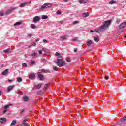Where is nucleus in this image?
<instances>
[{
    "label": "nucleus",
    "instance_id": "f257e3e1",
    "mask_svg": "<svg viewBox=\"0 0 126 126\" xmlns=\"http://www.w3.org/2000/svg\"><path fill=\"white\" fill-rule=\"evenodd\" d=\"M111 21L112 20H110L103 22V25L99 27V29H100V30H106V29H107V28H108V27H109V25L111 24Z\"/></svg>",
    "mask_w": 126,
    "mask_h": 126
},
{
    "label": "nucleus",
    "instance_id": "f03ea898",
    "mask_svg": "<svg viewBox=\"0 0 126 126\" xmlns=\"http://www.w3.org/2000/svg\"><path fill=\"white\" fill-rule=\"evenodd\" d=\"M56 64L59 66V67H62V66H64L65 64V62L62 59H57Z\"/></svg>",
    "mask_w": 126,
    "mask_h": 126
},
{
    "label": "nucleus",
    "instance_id": "7ed1b4c3",
    "mask_svg": "<svg viewBox=\"0 0 126 126\" xmlns=\"http://www.w3.org/2000/svg\"><path fill=\"white\" fill-rule=\"evenodd\" d=\"M52 5L53 4L52 3H45L41 6V9H45V8H48V7H51Z\"/></svg>",
    "mask_w": 126,
    "mask_h": 126
},
{
    "label": "nucleus",
    "instance_id": "20e7f679",
    "mask_svg": "<svg viewBox=\"0 0 126 126\" xmlns=\"http://www.w3.org/2000/svg\"><path fill=\"white\" fill-rule=\"evenodd\" d=\"M6 121H7V120L6 119V118H2V117L0 118V124H5V123H6Z\"/></svg>",
    "mask_w": 126,
    "mask_h": 126
},
{
    "label": "nucleus",
    "instance_id": "39448f33",
    "mask_svg": "<svg viewBox=\"0 0 126 126\" xmlns=\"http://www.w3.org/2000/svg\"><path fill=\"white\" fill-rule=\"evenodd\" d=\"M15 9H16V8L10 9L9 10L7 11L5 13L6 15H8L9 14H10V13H11V12L13 11V10H15Z\"/></svg>",
    "mask_w": 126,
    "mask_h": 126
},
{
    "label": "nucleus",
    "instance_id": "423d86ee",
    "mask_svg": "<svg viewBox=\"0 0 126 126\" xmlns=\"http://www.w3.org/2000/svg\"><path fill=\"white\" fill-rule=\"evenodd\" d=\"M33 21L34 23H37L38 21H40V17L39 16H35L34 17Z\"/></svg>",
    "mask_w": 126,
    "mask_h": 126
},
{
    "label": "nucleus",
    "instance_id": "0eeeda50",
    "mask_svg": "<svg viewBox=\"0 0 126 126\" xmlns=\"http://www.w3.org/2000/svg\"><path fill=\"white\" fill-rule=\"evenodd\" d=\"M14 85H12V86H9L7 87V92H10V91H11V90H12V89H13V88H14Z\"/></svg>",
    "mask_w": 126,
    "mask_h": 126
},
{
    "label": "nucleus",
    "instance_id": "6e6552de",
    "mask_svg": "<svg viewBox=\"0 0 126 126\" xmlns=\"http://www.w3.org/2000/svg\"><path fill=\"white\" fill-rule=\"evenodd\" d=\"M11 105H6L4 107V109H5L3 112V113L4 114H5V113H6V112H7V108H9V107H10Z\"/></svg>",
    "mask_w": 126,
    "mask_h": 126
},
{
    "label": "nucleus",
    "instance_id": "1a4fd4ad",
    "mask_svg": "<svg viewBox=\"0 0 126 126\" xmlns=\"http://www.w3.org/2000/svg\"><path fill=\"white\" fill-rule=\"evenodd\" d=\"M42 87V84H39L37 85H35L34 87V89H40Z\"/></svg>",
    "mask_w": 126,
    "mask_h": 126
},
{
    "label": "nucleus",
    "instance_id": "9d476101",
    "mask_svg": "<svg viewBox=\"0 0 126 126\" xmlns=\"http://www.w3.org/2000/svg\"><path fill=\"white\" fill-rule=\"evenodd\" d=\"M36 76L34 74H30L29 75V77L30 78V79H33V78H35V77Z\"/></svg>",
    "mask_w": 126,
    "mask_h": 126
},
{
    "label": "nucleus",
    "instance_id": "9b49d317",
    "mask_svg": "<svg viewBox=\"0 0 126 126\" xmlns=\"http://www.w3.org/2000/svg\"><path fill=\"white\" fill-rule=\"evenodd\" d=\"M28 119H25L23 121L22 124L23 126H28V123H26V122H28Z\"/></svg>",
    "mask_w": 126,
    "mask_h": 126
},
{
    "label": "nucleus",
    "instance_id": "f8f14e48",
    "mask_svg": "<svg viewBox=\"0 0 126 126\" xmlns=\"http://www.w3.org/2000/svg\"><path fill=\"white\" fill-rule=\"evenodd\" d=\"M38 77L40 78V80H43L44 79V76H43V75L41 74V73L38 72Z\"/></svg>",
    "mask_w": 126,
    "mask_h": 126
},
{
    "label": "nucleus",
    "instance_id": "ddd939ff",
    "mask_svg": "<svg viewBox=\"0 0 126 126\" xmlns=\"http://www.w3.org/2000/svg\"><path fill=\"white\" fill-rule=\"evenodd\" d=\"M79 2L80 4L86 3V2H87V0H79Z\"/></svg>",
    "mask_w": 126,
    "mask_h": 126
},
{
    "label": "nucleus",
    "instance_id": "4468645a",
    "mask_svg": "<svg viewBox=\"0 0 126 126\" xmlns=\"http://www.w3.org/2000/svg\"><path fill=\"white\" fill-rule=\"evenodd\" d=\"M126 23L124 22L122 23L120 25V28H124V27H126Z\"/></svg>",
    "mask_w": 126,
    "mask_h": 126
},
{
    "label": "nucleus",
    "instance_id": "2eb2a0df",
    "mask_svg": "<svg viewBox=\"0 0 126 126\" xmlns=\"http://www.w3.org/2000/svg\"><path fill=\"white\" fill-rule=\"evenodd\" d=\"M49 86H50V84H45L44 85V88H43V90H44V91H46V90L48 89V87H49Z\"/></svg>",
    "mask_w": 126,
    "mask_h": 126
},
{
    "label": "nucleus",
    "instance_id": "dca6fc26",
    "mask_svg": "<svg viewBox=\"0 0 126 126\" xmlns=\"http://www.w3.org/2000/svg\"><path fill=\"white\" fill-rule=\"evenodd\" d=\"M28 4V2H25V3H22L19 5V7L22 8L24 7L26 4Z\"/></svg>",
    "mask_w": 126,
    "mask_h": 126
},
{
    "label": "nucleus",
    "instance_id": "f3484780",
    "mask_svg": "<svg viewBox=\"0 0 126 126\" xmlns=\"http://www.w3.org/2000/svg\"><path fill=\"white\" fill-rule=\"evenodd\" d=\"M67 35H63L60 37V39H61L62 41H64V40H66V37Z\"/></svg>",
    "mask_w": 126,
    "mask_h": 126
},
{
    "label": "nucleus",
    "instance_id": "a211bd4d",
    "mask_svg": "<svg viewBox=\"0 0 126 126\" xmlns=\"http://www.w3.org/2000/svg\"><path fill=\"white\" fill-rule=\"evenodd\" d=\"M109 4H116L117 3V2H116V1L115 0H111L110 1H109Z\"/></svg>",
    "mask_w": 126,
    "mask_h": 126
},
{
    "label": "nucleus",
    "instance_id": "6ab92c4d",
    "mask_svg": "<svg viewBox=\"0 0 126 126\" xmlns=\"http://www.w3.org/2000/svg\"><path fill=\"white\" fill-rule=\"evenodd\" d=\"M22 24V23L21 22H16L14 24V26H16L17 25H21V24Z\"/></svg>",
    "mask_w": 126,
    "mask_h": 126
},
{
    "label": "nucleus",
    "instance_id": "aec40b11",
    "mask_svg": "<svg viewBox=\"0 0 126 126\" xmlns=\"http://www.w3.org/2000/svg\"><path fill=\"white\" fill-rule=\"evenodd\" d=\"M8 72V70L7 69H5L3 72H2V74L3 75H5Z\"/></svg>",
    "mask_w": 126,
    "mask_h": 126
},
{
    "label": "nucleus",
    "instance_id": "412c9836",
    "mask_svg": "<svg viewBox=\"0 0 126 126\" xmlns=\"http://www.w3.org/2000/svg\"><path fill=\"white\" fill-rule=\"evenodd\" d=\"M83 17H87L88 16H89V14L88 13H84L83 14Z\"/></svg>",
    "mask_w": 126,
    "mask_h": 126
},
{
    "label": "nucleus",
    "instance_id": "4be33fe9",
    "mask_svg": "<svg viewBox=\"0 0 126 126\" xmlns=\"http://www.w3.org/2000/svg\"><path fill=\"white\" fill-rule=\"evenodd\" d=\"M31 27L32 29H36V28H37V27L36 26V25H34V24H31Z\"/></svg>",
    "mask_w": 126,
    "mask_h": 126
},
{
    "label": "nucleus",
    "instance_id": "5701e85b",
    "mask_svg": "<svg viewBox=\"0 0 126 126\" xmlns=\"http://www.w3.org/2000/svg\"><path fill=\"white\" fill-rule=\"evenodd\" d=\"M91 44H92V41H91V40H88L87 42V46H90L91 45Z\"/></svg>",
    "mask_w": 126,
    "mask_h": 126
},
{
    "label": "nucleus",
    "instance_id": "b1692460",
    "mask_svg": "<svg viewBox=\"0 0 126 126\" xmlns=\"http://www.w3.org/2000/svg\"><path fill=\"white\" fill-rule=\"evenodd\" d=\"M9 51H10V48H8L7 49L4 50L3 52L4 53L7 54V53H9Z\"/></svg>",
    "mask_w": 126,
    "mask_h": 126
},
{
    "label": "nucleus",
    "instance_id": "393cba45",
    "mask_svg": "<svg viewBox=\"0 0 126 126\" xmlns=\"http://www.w3.org/2000/svg\"><path fill=\"white\" fill-rule=\"evenodd\" d=\"M16 124V120H13L11 123V126H14Z\"/></svg>",
    "mask_w": 126,
    "mask_h": 126
},
{
    "label": "nucleus",
    "instance_id": "a878e982",
    "mask_svg": "<svg viewBox=\"0 0 126 126\" xmlns=\"http://www.w3.org/2000/svg\"><path fill=\"white\" fill-rule=\"evenodd\" d=\"M17 81L18 82L20 83L22 82V78L21 77H19L17 78Z\"/></svg>",
    "mask_w": 126,
    "mask_h": 126
},
{
    "label": "nucleus",
    "instance_id": "bb28decb",
    "mask_svg": "<svg viewBox=\"0 0 126 126\" xmlns=\"http://www.w3.org/2000/svg\"><path fill=\"white\" fill-rule=\"evenodd\" d=\"M36 56H37V53L36 52L33 53L32 54V58H35Z\"/></svg>",
    "mask_w": 126,
    "mask_h": 126
},
{
    "label": "nucleus",
    "instance_id": "cd10ccee",
    "mask_svg": "<svg viewBox=\"0 0 126 126\" xmlns=\"http://www.w3.org/2000/svg\"><path fill=\"white\" fill-rule=\"evenodd\" d=\"M94 41H95V42H96V43H98V42H99V38H98L97 37H95Z\"/></svg>",
    "mask_w": 126,
    "mask_h": 126
},
{
    "label": "nucleus",
    "instance_id": "c85d7f7f",
    "mask_svg": "<svg viewBox=\"0 0 126 126\" xmlns=\"http://www.w3.org/2000/svg\"><path fill=\"white\" fill-rule=\"evenodd\" d=\"M53 68L55 71H58V67L57 66H53Z\"/></svg>",
    "mask_w": 126,
    "mask_h": 126
},
{
    "label": "nucleus",
    "instance_id": "c756f323",
    "mask_svg": "<svg viewBox=\"0 0 126 126\" xmlns=\"http://www.w3.org/2000/svg\"><path fill=\"white\" fill-rule=\"evenodd\" d=\"M125 121H126V116H125L123 118H122V119L121 120V122H125Z\"/></svg>",
    "mask_w": 126,
    "mask_h": 126
},
{
    "label": "nucleus",
    "instance_id": "7c9ffc66",
    "mask_svg": "<svg viewBox=\"0 0 126 126\" xmlns=\"http://www.w3.org/2000/svg\"><path fill=\"white\" fill-rule=\"evenodd\" d=\"M42 19H47V18H48V16H47L46 15H42Z\"/></svg>",
    "mask_w": 126,
    "mask_h": 126
},
{
    "label": "nucleus",
    "instance_id": "2f4dec72",
    "mask_svg": "<svg viewBox=\"0 0 126 126\" xmlns=\"http://www.w3.org/2000/svg\"><path fill=\"white\" fill-rule=\"evenodd\" d=\"M23 99H24L25 101H26L28 100V97L25 96L23 97Z\"/></svg>",
    "mask_w": 126,
    "mask_h": 126
},
{
    "label": "nucleus",
    "instance_id": "473e14b6",
    "mask_svg": "<svg viewBox=\"0 0 126 126\" xmlns=\"http://www.w3.org/2000/svg\"><path fill=\"white\" fill-rule=\"evenodd\" d=\"M56 14H62V12L60 10H58L57 12H56Z\"/></svg>",
    "mask_w": 126,
    "mask_h": 126
},
{
    "label": "nucleus",
    "instance_id": "72a5a7b5",
    "mask_svg": "<svg viewBox=\"0 0 126 126\" xmlns=\"http://www.w3.org/2000/svg\"><path fill=\"white\" fill-rule=\"evenodd\" d=\"M55 56L59 57V56H61V54L58 53V52H56L55 53Z\"/></svg>",
    "mask_w": 126,
    "mask_h": 126
},
{
    "label": "nucleus",
    "instance_id": "f704fd0d",
    "mask_svg": "<svg viewBox=\"0 0 126 126\" xmlns=\"http://www.w3.org/2000/svg\"><path fill=\"white\" fill-rule=\"evenodd\" d=\"M66 61H67V62H68V63L70 62V61H71L70 58H66Z\"/></svg>",
    "mask_w": 126,
    "mask_h": 126
},
{
    "label": "nucleus",
    "instance_id": "c9c22d12",
    "mask_svg": "<svg viewBox=\"0 0 126 126\" xmlns=\"http://www.w3.org/2000/svg\"><path fill=\"white\" fill-rule=\"evenodd\" d=\"M43 43H48V40L46 39H43Z\"/></svg>",
    "mask_w": 126,
    "mask_h": 126
},
{
    "label": "nucleus",
    "instance_id": "e433bc0d",
    "mask_svg": "<svg viewBox=\"0 0 126 126\" xmlns=\"http://www.w3.org/2000/svg\"><path fill=\"white\" fill-rule=\"evenodd\" d=\"M36 45H37V44H36V43H35V42H33V43H32V46L33 47H35V46H36Z\"/></svg>",
    "mask_w": 126,
    "mask_h": 126
},
{
    "label": "nucleus",
    "instance_id": "4c0bfd02",
    "mask_svg": "<svg viewBox=\"0 0 126 126\" xmlns=\"http://www.w3.org/2000/svg\"><path fill=\"white\" fill-rule=\"evenodd\" d=\"M23 66H24L25 67H26V66H27V64H26V63H24L22 64Z\"/></svg>",
    "mask_w": 126,
    "mask_h": 126
},
{
    "label": "nucleus",
    "instance_id": "58836bf2",
    "mask_svg": "<svg viewBox=\"0 0 126 126\" xmlns=\"http://www.w3.org/2000/svg\"><path fill=\"white\" fill-rule=\"evenodd\" d=\"M24 112V109H22L20 111V114H22Z\"/></svg>",
    "mask_w": 126,
    "mask_h": 126
},
{
    "label": "nucleus",
    "instance_id": "ea45409f",
    "mask_svg": "<svg viewBox=\"0 0 126 126\" xmlns=\"http://www.w3.org/2000/svg\"><path fill=\"white\" fill-rule=\"evenodd\" d=\"M31 63L32 64H34L35 63V61H32Z\"/></svg>",
    "mask_w": 126,
    "mask_h": 126
},
{
    "label": "nucleus",
    "instance_id": "a19ab883",
    "mask_svg": "<svg viewBox=\"0 0 126 126\" xmlns=\"http://www.w3.org/2000/svg\"><path fill=\"white\" fill-rule=\"evenodd\" d=\"M77 23H78V21H74V22H73V24H77Z\"/></svg>",
    "mask_w": 126,
    "mask_h": 126
},
{
    "label": "nucleus",
    "instance_id": "79ce46f5",
    "mask_svg": "<svg viewBox=\"0 0 126 126\" xmlns=\"http://www.w3.org/2000/svg\"><path fill=\"white\" fill-rule=\"evenodd\" d=\"M105 79H106V80H108V79H109V77H108L107 76H105Z\"/></svg>",
    "mask_w": 126,
    "mask_h": 126
},
{
    "label": "nucleus",
    "instance_id": "37998d69",
    "mask_svg": "<svg viewBox=\"0 0 126 126\" xmlns=\"http://www.w3.org/2000/svg\"><path fill=\"white\" fill-rule=\"evenodd\" d=\"M73 41H74V42H76V41H77V39L76 38L73 39Z\"/></svg>",
    "mask_w": 126,
    "mask_h": 126
},
{
    "label": "nucleus",
    "instance_id": "c03bdc74",
    "mask_svg": "<svg viewBox=\"0 0 126 126\" xmlns=\"http://www.w3.org/2000/svg\"><path fill=\"white\" fill-rule=\"evenodd\" d=\"M74 52L75 53H76V52H77V49L75 48V49H74Z\"/></svg>",
    "mask_w": 126,
    "mask_h": 126
},
{
    "label": "nucleus",
    "instance_id": "a18cd8bd",
    "mask_svg": "<svg viewBox=\"0 0 126 126\" xmlns=\"http://www.w3.org/2000/svg\"><path fill=\"white\" fill-rule=\"evenodd\" d=\"M42 53V50H39V54H40V55H41Z\"/></svg>",
    "mask_w": 126,
    "mask_h": 126
},
{
    "label": "nucleus",
    "instance_id": "49530a36",
    "mask_svg": "<svg viewBox=\"0 0 126 126\" xmlns=\"http://www.w3.org/2000/svg\"><path fill=\"white\" fill-rule=\"evenodd\" d=\"M0 15L1 16H3V15H4L3 13H0Z\"/></svg>",
    "mask_w": 126,
    "mask_h": 126
},
{
    "label": "nucleus",
    "instance_id": "de8ad7c7",
    "mask_svg": "<svg viewBox=\"0 0 126 126\" xmlns=\"http://www.w3.org/2000/svg\"><path fill=\"white\" fill-rule=\"evenodd\" d=\"M28 36H29V37H32V36H33V35L32 34H28Z\"/></svg>",
    "mask_w": 126,
    "mask_h": 126
},
{
    "label": "nucleus",
    "instance_id": "09e8293b",
    "mask_svg": "<svg viewBox=\"0 0 126 126\" xmlns=\"http://www.w3.org/2000/svg\"><path fill=\"white\" fill-rule=\"evenodd\" d=\"M36 42H39V41H40V38H37L36 40Z\"/></svg>",
    "mask_w": 126,
    "mask_h": 126
},
{
    "label": "nucleus",
    "instance_id": "8fccbe9b",
    "mask_svg": "<svg viewBox=\"0 0 126 126\" xmlns=\"http://www.w3.org/2000/svg\"><path fill=\"white\" fill-rule=\"evenodd\" d=\"M90 32L91 33H93V32H94V31H93V30H91Z\"/></svg>",
    "mask_w": 126,
    "mask_h": 126
},
{
    "label": "nucleus",
    "instance_id": "3c124183",
    "mask_svg": "<svg viewBox=\"0 0 126 126\" xmlns=\"http://www.w3.org/2000/svg\"><path fill=\"white\" fill-rule=\"evenodd\" d=\"M41 93H42V92H41V91L37 92V94H41Z\"/></svg>",
    "mask_w": 126,
    "mask_h": 126
},
{
    "label": "nucleus",
    "instance_id": "603ef678",
    "mask_svg": "<svg viewBox=\"0 0 126 126\" xmlns=\"http://www.w3.org/2000/svg\"><path fill=\"white\" fill-rule=\"evenodd\" d=\"M65 2H67L68 0H63Z\"/></svg>",
    "mask_w": 126,
    "mask_h": 126
},
{
    "label": "nucleus",
    "instance_id": "864d4df0",
    "mask_svg": "<svg viewBox=\"0 0 126 126\" xmlns=\"http://www.w3.org/2000/svg\"><path fill=\"white\" fill-rule=\"evenodd\" d=\"M58 22L59 23H63V21H59Z\"/></svg>",
    "mask_w": 126,
    "mask_h": 126
},
{
    "label": "nucleus",
    "instance_id": "5fc2aeb1",
    "mask_svg": "<svg viewBox=\"0 0 126 126\" xmlns=\"http://www.w3.org/2000/svg\"><path fill=\"white\" fill-rule=\"evenodd\" d=\"M117 23H118V22H120V20H117L116 21Z\"/></svg>",
    "mask_w": 126,
    "mask_h": 126
},
{
    "label": "nucleus",
    "instance_id": "6e6d98bb",
    "mask_svg": "<svg viewBox=\"0 0 126 126\" xmlns=\"http://www.w3.org/2000/svg\"><path fill=\"white\" fill-rule=\"evenodd\" d=\"M8 81H9V82H12V80H9Z\"/></svg>",
    "mask_w": 126,
    "mask_h": 126
},
{
    "label": "nucleus",
    "instance_id": "4d7b16f0",
    "mask_svg": "<svg viewBox=\"0 0 126 126\" xmlns=\"http://www.w3.org/2000/svg\"><path fill=\"white\" fill-rule=\"evenodd\" d=\"M42 72H45V70H42Z\"/></svg>",
    "mask_w": 126,
    "mask_h": 126
},
{
    "label": "nucleus",
    "instance_id": "13d9d810",
    "mask_svg": "<svg viewBox=\"0 0 126 126\" xmlns=\"http://www.w3.org/2000/svg\"><path fill=\"white\" fill-rule=\"evenodd\" d=\"M0 96H1V92L0 91Z\"/></svg>",
    "mask_w": 126,
    "mask_h": 126
},
{
    "label": "nucleus",
    "instance_id": "bf43d9fd",
    "mask_svg": "<svg viewBox=\"0 0 126 126\" xmlns=\"http://www.w3.org/2000/svg\"><path fill=\"white\" fill-rule=\"evenodd\" d=\"M29 4H31V1H30L29 2Z\"/></svg>",
    "mask_w": 126,
    "mask_h": 126
},
{
    "label": "nucleus",
    "instance_id": "052dcab7",
    "mask_svg": "<svg viewBox=\"0 0 126 126\" xmlns=\"http://www.w3.org/2000/svg\"><path fill=\"white\" fill-rule=\"evenodd\" d=\"M63 56H60V57H59V58H62Z\"/></svg>",
    "mask_w": 126,
    "mask_h": 126
},
{
    "label": "nucleus",
    "instance_id": "680f3d73",
    "mask_svg": "<svg viewBox=\"0 0 126 126\" xmlns=\"http://www.w3.org/2000/svg\"><path fill=\"white\" fill-rule=\"evenodd\" d=\"M19 126H24L22 125H20Z\"/></svg>",
    "mask_w": 126,
    "mask_h": 126
},
{
    "label": "nucleus",
    "instance_id": "e2e57ef3",
    "mask_svg": "<svg viewBox=\"0 0 126 126\" xmlns=\"http://www.w3.org/2000/svg\"><path fill=\"white\" fill-rule=\"evenodd\" d=\"M42 61H45V59H42Z\"/></svg>",
    "mask_w": 126,
    "mask_h": 126
},
{
    "label": "nucleus",
    "instance_id": "0e129e2a",
    "mask_svg": "<svg viewBox=\"0 0 126 126\" xmlns=\"http://www.w3.org/2000/svg\"><path fill=\"white\" fill-rule=\"evenodd\" d=\"M125 38H126V34L125 35Z\"/></svg>",
    "mask_w": 126,
    "mask_h": 126
},
{
    "label": "nucleus",
    "instance_id": "69168bd1",
    "mask_svg": "<svg viewBox=\"0 0 126 126\" xmlns=\"http://www.w3.org/2000/svg\"><path fill=\"white\" fill-rule=\"evenodd\" d=\"M29 47H31V45H30Z\"/></svg>",
    "mask_w": 126,
    "mask_h": 126
}]
</instances>
